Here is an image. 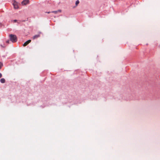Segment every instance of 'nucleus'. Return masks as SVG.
I'll return each mask as SVG.
<instances>
[{
    "mask_svg": "<svg viewBox=\"0 0 160 160\" xmlns=\"http://www.w3.org/2000/svg\"><path fill=\"white\" fill-rule=\"evenodd\" d=\"M2 77V74L1 73H0V78H1Z\"/></svg>",
    "mask_w": 160,
    "mask_h": 160,
    "instance_id": "12",
    "label": "nucleus"
},
{
    "mask_svg": "<svg viewBox=\"0 0 160 160\" xmlns=\"http://www.w3.org/2000/svg\"><path fill=\"white\" fill-rule=\"evenodd\" d=\"M31 42V40H29L26 42H25L23 44V46L24 47H25L27 45H28L29 43H30Z\"/></svg>",
    "mask_w": 160,
    "mask_h": 160,
    "instance_id": "3",
    "label": "nucleus"
},
{
    "mask_svg": "<svg viewBox=\"0 0 160 160\" xmlns=\"http://www.w3.org/2000/svg\"><path fill=\"white\" fill-rule=\"evenodd\" d=\"M17 20H14L13 21L14 22H17Z\"/></svg>",
    "mask_w": 160,
    "mask_h": 160,
    "instance_id": "10",
    "label": "nucleus"
},
{
    "mask_svg": "<svg viewBox=\"0 0 160 160\" xmlns=\"http://www.w3.org/2000/svg\"><path fill=\"white\" fill-rule=\"evenodd\" d=\"M40 37L39 34L36 35H34L32 38L33 39H37Z\"/></svg>",
    "mask_w": 160,
    "mask_h": 160,
    "instance_id": "4",
    "label": "nucleus"
},
{
    "mask_svg": "<svg viewBox=\"0 0 160 160\" xmlns=\"http://www.w3.org/2000/svg\"><path fill=\"white\" fill-rule=\"evenodd\" d=\"M9 40H7V41H6V43H9Z\"/></svg>",
    "mask_w": 160,
    "mask_h": 160,
    "instance_id": "11",
    "label": "nucleus"
},
{
    "mask_svg": "<svg viewBox=\"0 0 160 160\" xmlns=\"http://www.w3.org/2000/svg\"><path fill=\"white\" fill-rule=\"evenodd\" d=\"M61 12V11L60 10H58V11H52V12H53V13H57L58 12Z\"/></svg>",
    "mask_w": 160,
    "mask_h": 160,
    "instance_id": "7",
    "label": "nucleus"
},
{
    "mask_svg": "<svg viewBox=\"0 0 160 160\" xmlns=\"http://www.w3.org/2000/svg\"><path fill=\"white\" fill-rule=\"evenodd\" d=\"M1 46L2 47H3V46L2 45H1Z\"/></svg>",
    "mask_w": 160,
    "mask_h": 160,
    "instance_id": "13",
    "label": "nucleus"
},
{
    "mask_svg": "<svg viewBox=\"0 0 160 160\" xmlns=\"http://www.w3.org/2000/svg\"><path fill=\"white\" fill-rule=\"evenodd\" d=\"M9 37L10 40L12 42H15L17 41V37L16 35L13 34H10Z\"/></svg>",
    "mask_w": 160,
    "mask_h": 160,
    "instance_id": "1",
    "label": "nucleus"
},
{
    "mask_svg": "<svg viewBox=\"0 0 160 160\" xmlns=\"http://www.w3.org/2000/svg\"><path fill=\"white\" fill-rule=\"evenodd\" d=\"M3 65L2 63L1 62H0V69L1 68V67Z\"/></svg>",
    "mask_w": 160,
    "mask_h": 160,
    "instance_id": "9",
    "label": "nucleus"
},
{
    "mask_svg": "<svg viewBox=\"0 0 160 160\" xmlns=\"http://www.w3.org/2000/svg\"><path fill=\"white\" fill-rule=\"evenodd\" d=\"M28 0H24L22 2V5H26L29 3Z\"/></svg>",
    "mask_w": 160,
    "mask_h": 160,
    "instance_id": "2",
    "label": "nucleus"
},
{
    "mask_svg": "<svg viewBox=\"0 0 160 160\" xmlns=\"http://www.w3.org/2000/svg\"><path fill=\"white\" fill-rule=\"evenodd\" d=\"M79 3V1L78 0H77L76 1V3H75L76 6H77L78 5V4Z\"/></svg>",
    "mask_w": 160,
    "mask_h": 160,
    "instance_id": "8",
    "label": "nucleus"
},
{
    "mask_svg": "<svg viewBox=\"0 0 160 160\" xmlns=\"http://www.w3.org/2000/svg\"><path fill=\"white\" fill-rule=\"evenodd\" d=\"M0 82L2 83H4L5 82V80L4 78H2L1 79Z\"/></svg>",
    "mask_w": 160,
    "mask_h": 160,
    "instance_id": "6",
    "label": "nucleus"
},
{
    "mask_svg": "<svg viewBox=\"0 0 160 160\" xmlns=\"http://www.w3.org/2000/svg\"><path fill=\"white\" fill-rule=\"evenodd\" d=\"M13 6H14V8L15 9H17V8H18V6L17 4V3H13Z\"/></svg>",
    "mask_w": 160,
    "mask_h": 160,
    "instance_id": "5",
    "label": "nucleus"
}]
</instances>
